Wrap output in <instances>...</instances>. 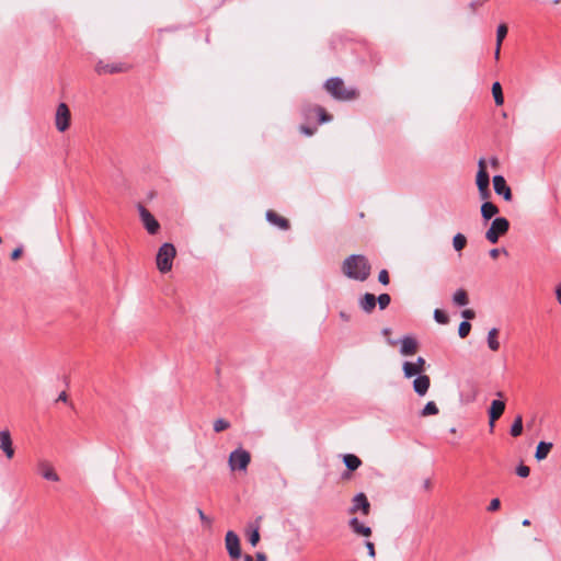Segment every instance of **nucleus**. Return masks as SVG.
<instances>
[{
    "instance_id": "obj_1",
    "label": "nucleus",
    "mask_w": 561,
    "mask_h": 561,
    "mask_svg": "<svg viewBox=\"0 0 561 561\" xmlns=\"http://www.w3.org/2000/svg\"><path fill=\"white\" fill-rule=\"evenodd\" d=\"M371 266L362 254H352L347 256L342 264L343 274L355 280L364 282L370 275Z\"/></svg>"
},
{
    "instance_id": "obj_2",
    "label": "nucleus",
    "mask_w": 561,
    "mask_h": 561,
    "mask_svg": "<svg viewBox=\"0 0 561 561\" xmlns=\"http://www.w3.org/2000/svg\"><path fill=\"white\" fill-rule=\"evenodd\" d=\"M327 91L336 100L350 101L356 98L355 89H346L341 78L334 77L327 80L324 84Z\"/></svg>"
},
{
    "instance_id": "obj_3",
    "label": "nucleus",
    "mask_w": 561,
    "mask_h": 561,
    "mask_svg": "<svg viewBox=\"0 0 561 561\" xmlns=\"http://www.w3.org/2000/svg\"><path fill=\"white\" fill-rule=\"evenodd\" d=\"M176 255L175 247L172 243H163L157 253L156 263L161 273H168L172 270L173 260Z\"/></svg>"
},
{
    "instance_id": "obj_4",
    "label": "nucleus",
    "mask_w": 561,
    "mask_h": 561,
    "mask_svg": "<svg viewBox=\"0 0 561 561\" xmlns=\"http://www.w3.org/2000/svg\"><path fill=\"white\" fill-rule=\"evenodd\" d=\"M510 229V221L504 217H496L491 222L490 228L485 232V239L490 243H496L500 237L504 236Z\"/></svg>"
},
{
    "instance_id": "obj_5",
    "label": "nucleus",
    "mask_w": 561,
    "mask_h": 561,
    "mask_svg": "<svg viewBox=\"0 0 561 561\" xmlns=\"http://www.w3.org/2000/svg\"><path fill=\"white\" fill-rule=\"evenodd\" d=\"M251 461V455L248 450L243 448H238L233 451H231L229 456V467L232 471L239 470V471H245L249 463Z\"/></svg>"
},
{
    "instance_id": "obj_6",
    "label": "nucleus",
    "mask_w": 561,
    "mask_h": 561,
    "mask_svg": "<svg viewBox=\"0 0 561 561\" xmlns=\"http://www.w3.org/2000/svg\"><path fill=\"white\" fill-rule=\"evenodd\" d=\"M70 110L66 103H59L55 115V125L58 131H66L70 126Z\"/></svg>"
},
{
    "instance_id": "obj_7",
    "label": "nucleus",
    "mask_w": 561,
    "mask_h": 561,
    "mask_svg": "<svg viewBox=\"0 0 561 561\" xmlns=\"http://www.w3.org/2000/svg\"><path fill=\"white\" fill-rule=\"evenodd\" d=\"M138 211L142 225L150 234H156L160 229V225L151 213L142 205H138Z\"/></svg>"
},
{
    "instance_id": "obj_8",
    "label": "nucleus",
    "mask_w": 561,
    "mask_h": 561,
    "mask_svg": "<svg viewBox=\"0 0 561 561\" xmlns=\"http://www.w3.org/2000/svg\"><path fill=\"white\" fill-rule=\"evenodd\" d=\"M399 342L401 344V347H400L401 355L411 356L416 353L419 345H417V341L414 337H412L410 335H405L402 339H400ZM388 343L393 346L398 343V341L389 339Z\"/></svg>"
},
{
    "instance_id": "obj_9",
    "label": "nucleus",
    "mask_w": 561,
    "mask_h": 561,
    "mask_svg": "<svg viewBox=\"0 0 561 561\" xmlns=\"http://www.w3.org/2000/svg\"><path fill=\"white\" fill-rule=\"evenodd\" d=\"M505 411V402L502 400H493L488 410L489 414V426L490 431L493 432L495 422L499 420Z\"/></svg>"
},
{
    "instance_id": "obj_10",
    "label": "nucleus",
    "mask_w": 561,
    "mask_h": 561,
    "mask_svg": "<svg viewBox=\"0 0 561 561\" xmlns=\"http://www.w3.org/2000/svg\"><path fill=\"white\" fill-rule=\"evenodd\" d=\"M226 548H227L228 554L232 559H238L241 557L240 540H239L238 535L232 530H229L226 534Z\"/></svg>"
},
{
    "instance_id": "obj_11",
    "label": "nucleus",
    "mask_w": 561,
    "mask_h": 561,
    "mask_svg": "<svg viewBox=\"0 0 561 561\" xmlns=\"http://www.w3.org/2000/svg\"><path fill=\"white\" fill-rule=\"evenodd\" d=\"M492 181H493L494 192L497 195L502 196L504 198V201H506V202L512 201V198H513L512 190L506 184V180L504 179V176L503 175H494Z\"/></svg>"
},
{
    "instance_id": "obj_12",
    "label": "nucleus",
    "mask_w": 561,
    "mask_h": 561,
    "mask_svg": "<svg viewBox=\"0 0 561 561\" xmlns=\"http://www.w3.org/2000/svg\"><path fill=\"white\" fill-rule=\"evenodd\" d=\"M403 374L405 378H411L415 375H421L425 369V359L417 357L415 363L404 362L402 365Z\"/></svg>"
},
{
    "instance_id": "obj_13",
    "label": "nucleus",
    "mask_w": 561,
    "mask_h": 561,
    "mask_svg": "<svg viewBox=\"0 0 561 561\" xmlns=\"http://www.w3.org/2000/svg\"><path fill=\"white\" fill-rule=\"evenodd\" d=\"M0 449L4 453L8 459H11L14 456L12 438L8 430L0 431Z\"/></svg>"
},
{
    "instance_id": "obj_14",
    "label": "nucleus",
    "mask_w": 561,
    "mask_h": 561,
    "mask_svg": "<svg viewBox=\"0 0 561 561\" xmlns=\"http://www.w3.org/2000/svg\"><path fill=\"white\" fill-rule=\"evenodd\" d=\"M370 504L367 500V496L364 493H358L353 499V505L350 508L351 513H355L357 511H362L364 515L369 514Z\"/></svg>"
},
{
    "instance_id": "obj_15",
    "label": "nucleus",
    "mask_w": 561,
    "mask_h": 561,
    "mask_svg": "<svg viewBox=\"0 0 561 561\" xmlns=\"http://www.w3.org/2000/svg\"><path fill=\"white\" fill-rule=\"evenodd\" d=\"M125 70L126 66L124 64H105L102 60H100L95 66V71L99 75L117 73L123 72Z\"/></svg>"
},
{
    "instance_id": "obj_16",
    "label": "nucleus",
    "mask_w": 561,
    "mask_h": 561,
    "mask_svg": "<svg viewBox=\"0 0 561 561\" xmlns=\"http://www.w3.org/2000/svg\"><path fill=\"white\" fill-rule=\"evenodd\" d=\"M478 167H479V170H478L477 178H476L477 186H478V188L486 187L490 185V176H489V173L486 172V165H485L484 158L479 159Z\"/></svg>"
},
{
    "instance_id": "obj_17",
    "label": "nucleus",
    "mask_w": 561,
    "mask_h": 561,
    "mask_svg": "<svg viewBox=\"0 0 561 561\" xmlns=\"http://www.w3.org/2000/svg\"><path fill=\"white\" fill-rule=\"evenodd\" d=\"M431 379L427 375H419L413 381V389L419 396H424L428 391Z\"/></svg>"
},
{
    "instance_id": "obj_18",
    "label": "nucleus",
    "mask_w": 561,
    "mask_h": 561,
    "mask_svg": "<svg viewBox=\"0 0 561 561\" xmlns=\"http://www.w3.org/2000/svg\"><path fill=\"white\" fill-rule=\"evenodd\" d=\"M266 220L270 224L277 226L282 230H287L289 228V221L286 218L280 217L273 210L266 211Z\"/></svg>"
},
{
    "instance_id": "obj_19",
    "label": "nucleus",
    "mask_w": 561,
    "mask_h": 561,
    "mask_svg": "<svg viewBox=\"0 0 561 561\" xmlns=\"http://www.w3.org/2000/svg\"><path fill=\"white\" fill-rule=\"evenodd\" d=\"M359 307L366 312L370 313L376 307V297L370 293L364 294L359 299Z\"/></svg>"
},
{
    "instance_id": "obj_20",
    "label": "nucleus",
    "mask_w": 561,
    "mask_h": 561,
    "mask_svg": "<svg viewBox=\"0 0 561 561\" xmlns=\"http://www.w3.org/2000/svg\"><path fill=\"white\" fill-rule=\"evenodd\" d=\"M350 527L357 535H362L365 537H369L371 535V528L360 523L357 517L351 518Z\"/></svg>"
},
{
    "instance_id": "obj_21",
    "label": "nucleus",
    "mask_w": 561,
    "mask_h": 561,
    "mask_svg": "<svg viewBox=\"0 0 561 561\" xmlns=\"http://www.w3.org/2000/svg\"><path fill=\"white\" fill-rule=\"evenodd\" d=\"M496 214H499V208L496 205H494L493 203L489 202V201H485L482 205H481V216L482 218L488 221L490 220L492 217H494Z\"/></svg>"
},
{
    "instance_id": "obj_22",
    "label": "nucleus",
    "mask_w": 561,
    "mask_h": 561,
    "mask_svg": "<svg viewBox=\"0 0 561 561\" xmlns=\"http://www.w3.org/2000/svg\"><path fill=\"white\" fill-rule=\"evenodd\" d=\"M552 447H553L552 443H548V442H543V440L539 442V444L537 445L536 451H535V458L538 461L546 459Z\"/></svg>"
},
{
    "instance_id": "obj_23",
    "label": "nucleus",
    "mask_w": 561,
    "mask_h": 561,
    "mask_svg": "<svg viewBox=\"0 0 561 561\" xmlns=\"http://www.w3.org/2000/svg\"><path fill=\"white\" fill-rule=\"evenodd\" d=\"M39 470L44 479L49 481H58L59 477L54 469L45 461L39 463Z\"/></svg>"
},
{
    "instance_id": "obj_24",
    "label": "nucleus",
    "mask_w": 561,
    "mask_h": 561,
    "mask_svg": "<svg viewBox=\"0 0 561 561\" xmlns=\"http://www.w3.org/2000/svg\"><path fill=\"white\" fill-rule=\"evenodd\" d=\"M343 461L346 468L351 471L357 470L362 465V460L356 455L353 454L344 455Z\"/></svg>"
},
{
    "instance_id": "obj_25",
    "label": "nucleus",
    "mask_w": 561,
    "mask_h": 561,
    "mask_svg": "<svg viewBox=\"0 0 561 561\" xmlns=\"http://www.w3.org/2000/svg\"><path fill=\"white\" fill-rule=\"evenodd\" d=\"M499 330L496 328H492L488 332L486 342L488 346L491 351L496 352L500 348V342L497 341Z\"/></svg>"
},
{
    "instance_id": "obj_26",
    "label": "nucleus",
    "mask_w": 561,
    "mask_h": 561,
    "mask_svg": "<svg viewBox=\"0 0 561 561\" xmlns=\"http://www.w3.org/2000/svg\"><path fill=\"white\" fill-rule=\"evenodd\" d=\"M492 94H493L495 104L499 106L503 105L504 96H503L502 85L499 81H496L492 84Z\"/></svg>"
},
{
    "instance_id": "obj_27",
    "label": "nucleus",
    "mask_w": 561,
    "mask_h": 561,
    "mask_svg": "<svg viewBox=\"0 0 561 561\" xmlns=\"http://www.w3.org/2000/svg\"><path fill=\"white\" fill-rule=\"evenodd\" d=\"M453 301L457 306H466L469 302L467 291L465 289H458L453 296Z\"/></svg>"
},
{
    "instance_id": "obj_28",
    "label": "nucleus",
    "mask_w": 561,
    "mask_h": 561,
    "mask_svg": "<svg viewBox=\"0 0 561 561\" xmlns=\"http://www.w3.org/2000/svg\"><path fill=\"white\" fill-rule=\"evenodd\" d=\"M510 433L513 437H518L523 433V417L517 415L511 426Z\"/></svg>"
},
{
    "instance_id": "obj_29",
    "label": "nucleus",
    "mask_w": 561,
    "mask_h": 561,
    "mask_svg": "<svg viewBox=\"0 0 561 561\" xmlns=\"http://www.w3.org/2000/svg\"><path fill=\"white\" fill-rule=\"evenodd\" d=\"M467 244V238L462 233H457L453 238V247L456 251H461Z\"/></svg>"
},
{
    "instance_id": "obj_30",
    "label": "nucleus",
    "mask_w": 561,
    "mask_h": 561,
    "mask_svg": "<svg viewBox=\"0 0 561 561\" xmlns=\"http://www.w3.org/2000/svg\"><path fill=\"white\" fill-rule=\"evenodd\" d=\"M438 408L434 401H430L421 411V416L436 415L438 414Z\"/></svg>"
},
{
    "instance_id": "obj_31",
    "label": "nucleus",
    "mask_w": 561,
    "mask_h": 561,
    "mask_svg": "<svg viewBox=\"0 0 561 561\" xmlns=\"http://www.w3.org/2000/svg\"><path fill=\"white\" fill-rule=\"evenodd\" d=\"M507 26L506 24H500L496 30V45L502 46L504 38L507 35Z\"/></svg>"
},
{
    "instance_id": "obj_32",
    "label": "nucleus",
    "mask_w": 561,
    "mask_h": 561,
    "mask_svg": "<svg viewBox=\"0 0 561 561\" xmlns=\"http://www.w3.org/2000/svg\"><path fill=\"white\" fill-rule=\"evenodd\" d=\"M313 111L319 116V122L320 123H328V122H330L332 119V116L330 114H328L325 112V110L323 107H321V106H314Z\"/></svg>"
},
{
    "instance_id": "obj_33",
    "label": "nucleus",
    "mask_w": 561,
    "mask_h": 561,
    "mask_svg": "<svg viewBox=\"0 0 561 561\" xmlns=\"http://www.w3.org/2000/svg\"><path fill=\"white\" fill-rule=\"evenodd\" d=\"M391 301V297L388 294H380L378 298H376V304L378 302V306L381 310L386 309Z\"/></svg>"
},
{
    "instance_id": "obj_34",
    "label": "nucleus",
    "mask_w": 561,
    "mask_h": 561,
    "mask_svg": "<svg viewBox=\"0 0 561 561\" xmlns=\"http://www.w3.org/2000/svg\"><path fill=\"white\" fill-rule=\"evenodd\" d=\"M470 330H471V324L468 321H462L459 324L458 334L461 339H465L469 335Z\"/></svg>"
},
{
    "instance_id": "obj_35",
    "label": "nucleus",
    "mask_w": 561,
    "mask_h": 561,
    "mask_svg": "<svg viewBox=\"0 0 561 561\" xmlns=\"http://www.w3.org/2000/svg\"><path fill=\"white\" fill-rule=\"evenodd\" d=\"M230 427V423L224 419H218L214 422V431L216 433L222 432Z\"/></svg>"
},
{
    "instance_id": "obj_36",
    "label": "nucleus",
    "mask_w": 561,
    "mask_h": 561,
    "mask_svg": "<svg viewBox=\"0 0 561 561\" xmlns=\"http://www.w3.org/2000/svg\"><path fill=\"white\" fill-rule=\"evenodd\" d=\"M434 319L439 324L448 323V316L440 309L434 310Z\"/></svg>"
},
{
    "instance_id": "obj_37",
    "label": "nucleus",
    "mask_w": 561,
    "mask_h": 561,
    "mask_svg": "<svg viewBox=\"0 0 561 561\" xmlns=\"http://www.w3.org/2000/svg\"><path fill=\"white\" fill-rule=\"evenodd\" d=\"M196 512L199 516V519L201 522L204 524V526L210 528L211 527V524H213V519L209 518L207 515H205V513L203 512L202 508L197 507L196 508Z\"/></svg>"
},
{
    "instance_id": "obj_38",
    "label": "nucleus",
    "mask_w": 561,
    "mask_h": 561,
    "mask_svg": "<svg viewBox=\"0 0 561 561\" xmlns=\"http://www.w3.org/2000/svg\"><path fill=\"white\" fill-rule=\"evenodd\" d=\"M516 473L517 476H519L520 478H527L530 473V469L529 467L525 466V465H519L517 468H516Z\"/></svg>"
},
{
    "instance_id": "obj_39",
    "label": "nucleus",
    "mask_w": 561,
    "mask_h": 561,
    "mask_svg": "<svg viewBox=\"0 0 561 561\" xmlns=\"http://www.w3.org/2000/svg\"><path fill=\"white\" fill-rule=\"evenodd\" d=\"M259 540H260L259 529L255 528L252 530V533L249 536V542L254 547L257 545Z\"/></svg>"
},
{
    "instance_id": "obj_40",
    "label": "nucleus",
    "mask_w": 561,
    "mask_h": 561,
    "mask_svg": "<svg viewBox=\"0 0 561 561\" xmlns=\"http://www.w3.org/2000/svg\"><path fill=\"white\" fill-rule=\"evenodd\" d=\"M378 280L382 285H388L389 284L390 279H389V274H388L387 270H381L379 272Z\"/></svg>"
},
{
    "instance_id": "obj_41",
    "label": "nucleus",
    "mask_w": 561,
    "mask_h": 561,
    "mask_svg": "<svg viewBox=\"0 0 561 561\" xmlns=\"http://www.w3.org/2000/svg\"><path fill=\"white\" fill-rule=\"evenodd\" d=\"M478 191H479L480 198L483 199L484 202L488 201V198L491 196V191H490L489 186L480 187V188H478Z\"/></svg>"
},
{
    "instance_id": "obj_42",
    "label": "nucleus",
    "mask_w": 561,
    "mask_h": 561,
    "mask_svg": "<svg viewBox=\"0 0 561 561\" xmlns=\"http://www.w3.org/2000/svg\"><path fill=\"white\" fill-rule=\"evenodd\" d=\"M500 505H501L500 500L493 499L488 506V511L494 512V511L499 510Z\"/></svg>"
},
{
    "instance_id": "obj_43",
    "label": "nucleus",
    "mask_w": 561,
    "mask_h": 561,
    "mask_svg": "<svg viewBox=\"0 0 561 561\" xmlns=\"http://www.w3.org/2000/svg\"><path fill=\"white\" fill-rule=\"evenodd\" d=\"M501 252H503L504 254H507V251L505 249H496V248L491 249L489 254L492 259H496Z\"/></svg>"
},
{
    "instance_id": "obj_44",
    "label": "nucleus",
    "mask_w": 561,
    "mask_h": 561,
    "mask_svg": "<svg viewBox=\"0 0 561 561\" xmlns=\"http://www.w3.org/2000/svg\"><path fill=\"white\" fill-rule=\"evenodd\" d=\"M461 316L467 320H471L476 317V312L472 309H466L461 312Z\"/></svg>"
},
{
    "instance_id": "obj_45",
    "label": "nucleus",
    "mask_w": 561,
    "mask_h": 561,
    "mask_svg": "<svg viewBox=\"0 0 561 561\" xmlns=\"http://www.w3.org/2000/svg\"><path fill=\"white\" fill-rule=\"evenodd\" d=\"M365 546H366V548H367V550H368V554H369V557L375 558V556H376V551H375V546H374V543H373L371 541H366V542H365Z\"/></svg>"
},
{
    "instance_id": "obj_46",
    "label": "nucleus",
    "mask_w": 561,
    "mask_h": 561,
    "mask_svg": "<svg viewBox=\"0 0 561 561\" xmlns=\"http://www.w3.org/2000/svg\"><path fill=\"white\" fill-rule=\"evenodd\" d=\"M22 254V248H16L15 250L12 251L11 253V259L12 260H18Z\"/></svg>"
},
{
    "instance_id": "obj_47",
    "label": "nucleus",
    "mask_w": 561,
    "mask_h": 561,
    "mask_svg": "<svg viewBox=\"0 0 561 561\" xmlns=\"http://www.w3.org/2000/svg\"><path fill=\"white\" fill-rule=\"evenodd\" d=\"M556 297L559 305H561V283L556 287Z\"/></svg>"
},
{
    "instance_id": "obj_48",
    "label": "nucleus",
    "mask_w": 561,
    "mask_h": 561,
    "mask_svg": "<svg viewBox=\"0 0 561 561\" xmlns=\"http://www.w3.org/2000/svg\"><path fill=\"white\" fill-rule=\"evenodd\" d=\"M300 130H301V133H304L307 136H311L313 134V129H311V128H309L307 126H301Z\"/></svg>"
},
{
    "instance_id": "obj_49",
    "label": "nucleus",
    "mask_w": 561,
    "mask_h": 561,
    "mask_svg": "<svg viewBox=\"0 0 561 561\" xmlns=\"http://www.w3.org/2000/svg\"><path fill=\"white\" fill-rule=\"evenodd\" d=\"M255 557L257 561H266V556L263 552H257Z\"/></svg>"
},
{
    "instance_id": "obj_50",
    "label": "nucleus",
    "mask_w": 561,
    "mask_h": 561,
    "mask_svg": "<svg viewBox=\"0 0 561 561\" xmlns=\"http://www.w3.org/2000/svg\"><path fill=\"white\" fill-rule=\"evenodd\" d=\"M500 51H501V46L495 45L494 58L496 60H499V58H500Z\"/></svg>"
},
{
    "instance_id": "obj_51",
    "label": "nucleus",
    "mask_w": 561,
    "mask_h": 561,
    "mask_svg": "<svg viewBox=\"0 0 561 561\" xmlns=\"http://www.w3.org/2000/svg\"><path fill=\"white\" fill-rule=\"evenodd\" d=\"M340 318L343 320V321H350V316L344 312V311H341L340 312Z\"/></svg>"
},
{
    "instance_id": "obj_52",
    "label": "nucleus",
    "mask_w": 561,
    "mask_h": 561,
    "mask_svg": "<svg viewBox=\"0 0 561 561\" xmlns=\"http://www.w3.org/2000/svg\"><path fill=\"white\" fill-rule=\"evenodd\" d=\"M58 401H64L66 402L67 401V393L65 391H62L59 396H58Z\"/></svg>"
},
{
    "instance_id": "obj_53",
    "label": "nucleus",
    "mask_w": 561,
    "mask_h": 561,
    "mask_svg": "<svg viewBox=\"0 0 561 561\" xmlns=\"http://www.w3.org/2000/svg\"><path fill=\"white\" fill-rule=\"evenodd\" d=\"M490 162H491V164H492L493 167H496V165H497V163H499V160H497V158L492 157V158L490 159Z\"/></svg>"
},
{
    "instance_id": "obj_54",
    "label": "nucleus",
    "mask_w": 561,
    "mask_h": 561,
    "mask_svg": "<svg viewBox=\"0 0 561 561\" xmlns=\"http://www.w3.org/2000/svg\"><path fill=\"white\" fill-rule=\"evenodd\" d=\"M390 332H391V330H390L389 328H385V329H382V331H381V333H382L383 335H389V334H390Z\"/></svg>"
},
{
    "instance_id": "obj_55",
    "label": "nucleus",
    "mask_w": 561,
    "mask_h": 561,
    "mask_svg": "<svg viewBox=\"0 0 561 561\" xmlns=\"http://www.w3.org/2000/svg\"><path fill=\"white\" fill-rule=\"evenodd\" d=\"M424 488L426 490L431 488V481L428 479L424 481Z\"/></svg>"
},
{
    "instance_id": "obj_56",
    "label": "nucleus",
    "mask_w": 561,
    "mask_h": 561,
    "mask_svg": "<svg viewBox=\"0 0 561 561\" xmlns=\"http://www.w3.org/2000/svg\"><path fill=\"white\" fill-rule=\"evenodd\" d=\"M244 561H253V558L250 554H245Z\"/></svg>"
},
{
    "instance_id": "obj_57",
    "label": "nucleus",
    "mask_w": 561,
    "mask_h": 561,
    "mask_svg": "<svg viewBox=\"0 0 561 561\" xmlns=\"http://www.w3.org/2000/svg\"><path fill=\"white\" fill-rule=\"evenodd\" d=\"M522 524H523V526H529L530 525V520L529 519H524Z\"/></svg>"
},
{
    "instance_id": "obj_58",
    "label": "nucleus",
    "mask_w": 561,
    "mask_h": 561,
    "mask_svg": "<svg viewBox=\"0 0 561 561\" xmlns=\"http://www.w3.org/2000/svg\"><path fill=\"white\" fill-rule=\"evenodd\" d=\"M496 396H497V397H503V392L499 391V392L496 393Z\"/></svg>"
}]
</instances>
